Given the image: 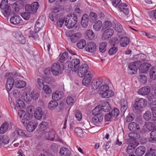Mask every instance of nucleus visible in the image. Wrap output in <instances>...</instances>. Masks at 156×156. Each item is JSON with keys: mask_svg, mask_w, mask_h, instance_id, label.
<instances>
[{"mask_svg": "<svg viewBox=\"0 0 156 156\" xmlns=\"http://www.w3.org/2000/svg\"><path fill=\"white\" fill-rule=\"evenodd\" d=\"M0 6L2 13L5 17H8L10 15L11 9L8 4V0H2Z\"/></svg>", "mask_w": 156, "mask_h": 156, "instance_id": "3", "label": "nucleus"}, {"mask_svg": "<svg viewBox=\"0 0 156 156\" xmlns=\"http://www.w3.org/2000/svg\"><path fill=\"white\" fill-rule=\"evenodd\" d=\"M68 53L67 52H64L61 55L59 58L61 62H63L66 60L68 58Z\"/></svg>", "mask_w": 156, "mask_h": 156, "instance_id": "56", "label": "nucleus"}, {"mask_svg": "<svg viewBox=\"0 0 156 156\" xmlns=\"http://www.w3.org/2000/svg\"><path fill=\"white\" fill-rule=\"evenodd\" d=\"M24 2L22 0H20L16 2L12 5L13 9L16 11L18 12L23 7Z\"/></svg>", "mask_w": 156, "mask_h": 156, "instance_id": "13", "label": "nucleus"}, {"mask_svg": "<svg viewBox=\"0 0 156 156\" xmlns=\"http://www.w3.org/2000/svg\"><path fill=\"white\" fill-rule=\"evenodd\" d=\"M86 34L87 37L90 40L93 39L95 37V34L94 32L90 29L87 30L86 31Z\"/></svg>", "mask_w": 156, "mask_h": 156, "instance_id": "42", "label": "nucleus"}, {"mask_svg": "<svg viewBox=\"0 0 156 156\" xmlns=\"http://www.w3.org/2000/svg\"><path fill=\"white\" fill-rule=\"evenodd\" d=\"M114 30L112 29H108L104 31L101 37L103 40H106L110 38L114 34Z\"/></svg>", "mask_w": 156, "mask_h": 156, "instance_id": "9", "label": "nucleus"}, {"mask_svg": "<svg viewBox=\"0 0 156 156\" xmlns=\"http://www.w3.org/2000/svg\"><path fill=\"white\" fill-rule=\"evenodd\" d=\"M88 66L86 64H83L79 67L78 69L77 74L78 76L81 77L85 76L82 80V84L85 86H87L90 82L92 79V75L90 73H88Z\"/></svg>", "mask_w": 156, "mask_h": 156, "instance_id": "1", "label": "nucleus"}, {"mask_svg": "<svg viewBox=\"0 0 156 156\" xmlns=\"http://www.w3.org/2000/svg\"><path fill=\"white\" fill-rule=\"evenodd\" d=\"M26 84V82L22 80H17L15 83V86L19 88H21L25 87Z\"/></svg>", "mask_w": 156, "mask_h": 156, "instance_id": "34", "label": "nucleus"}, {"mask_svg": "<svg viewBox=\"0 0 156 156\" xmlns=\"http://www.w3.org/2000/svg\"><path fill=\"white\" fill-rule=\"evenodd\" d=\"M44 93L47 94V96H49L51 92V90L47 84L44 85L42 87Z\"/></svg>", "mask_w": 156, "mask_h": 156, "instance_id": "41", "label": "nucleus"}, {"mask_svg": "<svg viewBox=\"0 0 156 156\" xmlns=\"http://www.w3.org/2000/svg\"><path fill=\"white\" fill-rule=\"evenodd\" d=\"M105 92L103 93H101L99 95L101 97L104 98H107L113 95L114 93L111 90H109V91Z\"/></svg>", "mask_w": 156, "mask_h": 156, "instance_id": "35", "label": "nucleus"}, {"mask_svg": "<svg viewBox=\"0 0 156 156\" xmlns=\"http://www.w3.org/2000/svg\"><path fill=\"white\" fill-rule=\"evenodd\" d=\"M16 107L18 108H22L25 106L24 102L20 99H18L16 101Z\"/></svg>", "mask_w": 156, "mask_h": 156, "instance_id": "49", "label": "nucleus"}, {"mask_svg": "<svg viewBox=\"0 0 156 156\" xmlns=\"http://www.w3.org/2000/svg\"><path fill=\"white\" fill-rule=\"evenodd\" d=\"M45 22V18L43 16L40 17L35 24V29L39 31L44 25Z\"/></svg>", "mask_w": 156, "mask_h": 156, "instance_id": "8", "label": "nucleus"}, {"mask_svg": "<svg viewBox=\"0 0 156 156\" xmlns=\"http://www.w3.org/2000/svg\"><path fill=\"white\" fill-rule=\"evenodd\" d=\"M101 107L102 111L105 112H108L111 109V108L110 105L108 101L103 102Z\"/></svg>", "mask_w": 156, "mask_h": 156, "instance_id": "30", "label": "nucleus"}, {"mask_svg": "<svg viewBox=\"0 0 156 156\" xmlns=\"http://www.w3.org/2000/svg\"><path fill=\"white\" fill-rule=\"evenodd\" d=\"M107 43L106 42H102L99 46V51L101 53H104L106 50Z\"/></svg>", "mask_w": 156, "mask_h": 156, "instance_id": "45", "label": "nucleus"}, {"mask_svg": "<svg viewBox=\"0 0 156 156\" xmlns=\"http://www.w3.org/2000/svg\"><path fill=\"white\" fill-rule=\"evenodd\" d=\"M60 8H55L54 9L49 15L50 19L53 21H56L60 16L58 13L60 11Z\"/></svg>", "mask_w": 156, "mask_h": 156, "instance_id": "7", "label": "nucleus"}, {"mask_svg": "<svg viewBox=\"0 0 156 156\" xmlns=\"http://www.w3.org/2000/svg\"><path fill=\"white\" fill-rule=\"evenodd\" d=\"M64 96V93L61 90H58L52 94V98L53 100H59Z\"/></svg>", "mask_w": 156, "mask_h": 156, "instance_id": "10", "label": "nucleus"}, {"mask_svg": "<svg viewBox=\"0 0 156 156\" xmlns=\"http://www.w3.org/2000/svg\"><path fill=\"white\" fill-rule=\"evenodd\" d=\"M63 69V67H61L58 63H54L51 68V71L52 74L55 76L61 74Z\"/></svg>", "mask_w": 156, "mask_h": 156, "instance_id": "5", "label": "nucleus"}, {"mask_svg": "<svg viewBox=\"0 0 156 156\" xmlns=\"http://www.w3.org/2000/svg\"><path fill=\"white\" fill-rule=\"evenodd\" d=\"M39 31H37V30L35 28L33 30H31L29 31L30 35H29V37H31L34 39L37 38L38 37V35L37 34Z\"/></svg>", "mask_w": 156, "mask_h": 156, "instance_id": "40", "label": "nucleus"}, {"mask_svg": "<svg viewBox=\"0 0 156 156\" xmlns=\"http://www.w3.org/2000/svg\"><path fill=\"white\" fill-rule=\"evenodd\" d=\"M109 87L107 85H104L99 88L98 93L100 94L101 93L107 92V91H109Z\"/></svg>", "mask_w": 156, "mask_h": 156, "instance_id": "39", "label": "nucleus"}, {"mask_svg": "<svg viewBox=\"0 0 156 156\" xmlns=\"http://www.w3.org/2000/svg\"><path fill=\"white\" fill-rule=\"evenodd\" d=\"M128 136L131 139H135L139 137L140 134L136 132H132L129 134Z\"/></svg>", "mask_w": 156, "mask_h": 156, "instance_id": "50", "label": "nucleus"}, {"mask_svg": "<svg viewBox=\"0 0 156 156\" xmlns=\"http://www.w3.org/2000/svg\"><path fill=\"white\" fill-rule=\"evenodd\" d=\"M55 100L51 101L49 103L48 107L51 110L54 109L58 106V103Z\"/></svg>", "mask_w": 156, "mask_h": 156, "instance_id": "37", "label": "nucleus"}, {"mask_svg": "<svg viewBox=\"0 0 156 156\" xmlns=\"http://www.w3.org/2000/svg\"><path fill=\"white\" fill-rule=\"evenodd\" d=\"M34 109V107L32 105H29L27 108L26 110L27 112L28 113L29 116H32Z\"/></svg>", "mask_w": 156, "mask_h": 156, "instance_id": "59", "label": "nucleus"}, {"mask_svg": "<svg viewBox=\"0 0 156 156\" xmlns=\"http://www.w3.org/2000/svg\"><path fill=\"white\" fill-rule=\"evenodd\" d=\"M129 129L131 131H136L140 129V126L137 123L131 122L128 125Z\"/></svg>", "mask_w": 156, "mask_h": 156, "instance_id": "32", "label": "nucleus"}, {"mask_svg": "<svg viewBox=\"0 0 156 156\" xmlns=\"http://www.w3.org/2000/svg\"><path fill=\"white\" fill-rule=\"evenodd\" d=\"M22 21V20L21 17L16 15L12 16L10 19V23L12 24L15 25L20 23Z\"/></svg>", "mask_w": 156, "mask_h": 156, "instance_id": "21", "label": "nucleus"}, {"mask_svg": "<svg viewBox=\"0 0 156 156\" xmlns=\"http://www.w3.org/2000/svg\"><path fill=\"white\" fill-rule=\"evenodd\" d=\"M121 110L123 113L126 111L128 108L127 102L126 100L124 98L120 101Z\"/></svg>", "mask_w": 156, "mask_h": 156, "instance_id": "28", "label": "nucleus"}, {"mask_svg": "<svg viewBox=\"0 0 156 156\" xmlns=\"http://www.w3.org/2000/svg\"><path fill=\"white\" fill-rule=\"evenodd\" d=\"M43 114V112L41 108L38 107L35 110L34 115L35 119H40L42 118Z\"/></svg>", "mask_w": 156, "mask_h": 156, "instance_id": "19", "label": "nucleus"}, {"mask_svg": "<svg viewBox=\"0 0 156 156\" xmlns=\"http://www.w3.org/2000/svg\"><path fill=\"white\" fill-rule=\"evenodd\" d=\"M102 25V22L100 20H98L94 25L93 28L95 30L98 31L100 30Z\"/></svg>", "mask_w": 156, "mask_h": 156, "instance_id": "38", "label": "nucleus"}, {"mask_svg": "<svg viewBox=\"0 0 156 156\" xmlns=\"http://www.w3.org/2000/svg\"><path fill=\"white\" fill-rule=\"evenodd\" d=\"M77 19V16L75 14H69L66 18L65 25L68 28H72L76 24Z\"/></svg>", "mask_w": 156, "mask_h": 156, "instance_id": "2", "label": "nucleus"}, {"mask_svg": "<svg viewBox=\"0 0 156 156\" xmlns=\"http://www.w3.org/2000/svg\"><path fill=\"white\" fill-rule=\"evenodd\" d=\"M75 132L77 133V136L80 137H82L83 136V133L82 129L80 128L77 127L75 128L74 130Z\"/></svg>", "mask_w": 156, "mask_h": 156, "instance_id": "55", "label": "nucleus"}, {"mask_svg": "<svg viewBox=\"0 0 156 156\" xmlns=\"http://www.w3.org/2000/svg\"><path fill=\"white\" fill-rule=\"evenodd\" d=\"M135 103L138 105L139 107L143 108L147 105V101L144 99L142 98H138L136 99Z\"/></svg>", "mask_w": 156, "mask_h": 156, "instance_id": "33", "label": "nucleus"}, {"mask_svg": "<svg viewBox=\"0 0 156 156\" xmlns=\"http://www.w3.org/2000/svg\"><path fill=\"white\" fill-rule=\"evenodd\" d=\"M150 136L151 139L150 140L151 141H156V130H153L151 132Z\"/></svg>", "mask_w": 156, "mask_h": 156, "instance_id": "60", "label": "nucleus"}, {"mask_svg": "<svg viewBox=\"0 0 156 156\" xmlns=\"http://www.w3.org/2000/svg\"><path fill=\"white\" fill-rule=\"evenodd\" d=\"M1 140L3 143L6 144L9 143V139L7 136L4 135L2 136Z\"/></svg>", "mask_w": 156, "mask_h": 156, "instance_id": "63", "label": "nucleus"}, {"mask_svg": "<svg viewBox=\"0 0 156 156\" xmlns=\"http://www.w3.org/2000/svg\"><path fill=\"white\" fill-rule=\"evenodd\" d=\"M102 112L101 107L100 106H97L92 111V114L94 115L101 114Z\"/></svg>", "mask_w": 156, "mask_h": 156, "instance_id": "44", "label": "nucleus"}, {"mask_svg": "<svg viewBox=\"0 0 156 156\" xmlns=\"http://www.w3.org/2000/svg\"><path fill=\"white\" fill-rule=\"evenodd\" d=\"M21 15L23 18L26 20H28L30 17V13L27 11L21 13Z\"/></svg>", "mask_w": 156, "mask_h": 156, "instance_id": "61", "label": "nucleus"}, {"mask_svg": "<svg viewBox=\"0 0 156 156\" xmlns=\"http://www.w3.org/2000/svg\"><path fill=\"white\" fill-rule=\"evenodd\" d=\"M96 45L94 42H90L88 43L87 46L85 48V50L88 52L91 53H94L96 50Z\"/></svg>", "mask_w": 156, "mask_h": 156, "instance_id": "12", "label": "nucleus"}, {"mask_svg": "<svg viewBox=\"0 0 156 156\" xmlns=\"http://www.w3.org/2000/svg\"><path fill=\"white\" fill-rule=\"evenodd\" d=\"M145 156H156V151L155 150L151 148L147 151L145 154Z\"/></svg>", "mask_w": 156, "mask_h": 156, "instance_id": "54", "label": "nucleus"}, {"mask_svg": "<svg viewBox=\"0 0 156 156\" xmlns=\"http://www.w3.org/2000/svg\"><path fill=\"white\" fill-rule=\"evenodd\" d=\"M140 65L141 66L140 68V70L141 73H146L151 66V64L147 62L143 63L141 64V62Z\"/></svg>", "mask_w": 156, "mask_h": 156, "instance_id": "15", "label": "nucleus"}, {"mask_svg": "<svg viewBox=\"0 0 156 156\" xmlns=\"http://www.w3.org/2000/svg\"><path fill=\"white\" fill-rule=\"evenodd\" d=\"M129 39L127 37H124L121 38L120 40V45L122 47H126L129 44Z\"/></svg>", "mask_w": 156, "mask_h": 156, "instance_id": "31", "label": "nucleus"}, {"mask_svg": "<svg viewBox=\"0 0 156 156\" xmlns=\"http://www.w3.org/2000/svg\"><path fill=\"white\" fill-rule=\"evenodd\" d=\"M30 116H25L21 120L23 124L25 126H27L30 122L29 120L30 119Z\"/></svg>", "mask_w": 156, "mask_h": 156, "instance_id": "53", "label": "nucleus"}, {"mask_svg": "<svg viewBox=\"0 0 156 156\" xmlns=\"http://www.w3.org/2000/svg\"><path fill=\"white\" fill-rule=\"evenodd\" d=\"M145 151L146 148L144 146H140L136 149V154L137 156H142L145 153Z\"/></svg>", "mask_w": 156, "mask_h": 156, "instance_id": "27", "label": "nucleus"}, {"mask_svg": "<svg viewBox=\"0 0 156 156\" xmlns=\"http://www.w3.org/2000/svg\"><path fill=\"white\" fill-rule=\"evenodd\" d=\"M141 108H142L139 107L138 105L135 102L133 105V110L135 113H137L141 112Z\"/></svg>", "mask_w": 156, "mask_h": 156, "instance_id": "57", "label": "nucleus"}, {"mask_svg": "<svg viewBox=\"0 0 156 156\" xmlns=\"http://www.w3.org/2000/svg\"><path fill=\"white\" fill-rule=\"evenodd\" d=\"M80 65V61L77 58H75L71 61L68 66L73 71L76 72L77 70Z\"/></svg>", "mask_w": 156, "mask_h": 156, "instance_id": "6", "label": "nucleus"}, {"mask_svg": "<svg viewBox=\"0 0 156 156\" xmlns=\"http://www.w3.org/2000/svg\"><path fill=\"white\" fill-rule=\"evenodd\" d=\"M38 127L40 130L44 131L48 127V125L47 122L43 121L39 124Z\"/></svg>", "mask_w": 156, "mask_h": 156, "instance_id": "47", "label": "nucleus"}, {"mask_svg": "<svg viewBox=\"0 0 156 156\" xmlns=\"http://www.w3.org/2000/svg\"><path fill=\"white\" fill-rule=\"evenodd\" d=\"M119 114V111L116 108H114L113 109L111 112V115L113 117L116 118Z\"/></svg>", "mask_w": 156, "mask_h": 156, "instance_id": "62", "label": "nucleus"}, {"mask_svg": "<svg viewBox=\"0 0 156 156\" xmlns=\"http://www.w3.org/2000/svg\"><path fill=\"white\" fill-rule=\"evenodd\" d=\"M103 119V117L102 114H98L94 115L92 118V121L94 123L98 124L101 122Z\"/></svg>", "mask_w": 156, "mask_h": 156, "instance_id": "29", "label": "nucleus"}, {"mask_svg": "<svg viewBox=\"0 0 156 156\" xmlns=\"http://www.w3.org/2000/svg\"><path fill=\"white\" fill-rule=\"evenodd\" d=\"M45 134L46 139L48 140H53L55 138V132L52 129H50L48 132H46Z\"/></svg>", "mask_w": 156, "mask_h": 156, "instance_id": "22", "label": "nucleus"}, {"mask_svg": "<svg viewBox=\"0 0 156 156\" xmlns=\"http://www.w3.org/2000/svg\"><path fill=\"white\" fill-rule=\"evenodd\" d=\"M33 95L32 93L29 92H24L21 96V98L26 102L30 101L32 99Z\"/></svg>", "mask_w": 156, "mask_h": 156, "instance_id": "16", "label": "nucleus"}, {"mask_svg": "<svg viewBox=\"0 0 156 156\" xmlns=\"http://www.w3.org/2000/svg\"><path fill=\"white\" fill-rule=\"evenodd\" d=\"M151 112L149 111H146L143 115L144 119L146 121L150 120L151 118Z\"/></svg>", "mask_w": 156, "mask_h": 156, "instance_id": "43", "label": "nucleus"}, {"mask_svg": "<svg viewBox=\"0 0 156 156\" xmlns=\"http://www.w3.org/2000/svg\"><path fill=\"white\" fill-rule=\"evenodd\" d=\"M103 83V80L101 78L93 80L91 84V87L94 90H96Z\"/></svg>", "mask_w": 156, "mask_h": 156, "instance_id": "11", "label": "nucleus"}, {"mask_svg": "<svg viewBox=\"0 0 156 156\" xmlns=\"http://www.w3.org/2000/svg\"><path fill=\"white\" fill-rule=\"evenodd\" d=\"M43 79L44 82L48 83L50 84L54 82L55 81L54 79L51 77H49L48 76H45L43 77Z\"/></svg>", "mask_w": 156, "mask_h": 156, "instance_id": "58", "label": "nucleus"}, {"mask_svg": "<svg viewBox=\"0 0 156 156\" xmlns=\"http://www.w3.org/2000/svg\"><path fill=\"white\" fill-rule=\"evenodd\" d=\"M59 154L61 156H70L71 152L68 148L62 147L60 149Z\"/></svg>", "mask_w": 156, "mask_h": 156, "instance_id": "18", "label": "nucleus"}, {"mask_svg": "<svg viewBox=\"0 0 156 156\" xmlns=\"http://www.w3.org/2000/svg\"><path fill=\"white\" fill-rule=\"evenodd\" d=\"M151 89L149 87H143L137 91L138 93L142 95H145L148 94L150 92Z\"/></svg>", "mask_w": 156, "mask_h": 156, "instance_id": "17", "label": "nucleus"}, {"mask_svg": "<svg viewBox=\"0 0 156 156\" xmlns=\"http://www.w3.org/2000/svg\"><path fill=\"white\" fill-rule=\"evenodd\" d=\"M88 16L87 14L83 15L82 18L81 24L82 27L83 28L86 27L88 25Z\"/></svg>", "mask_w": 156, "mask_h": 156, "instance_id": "25", "label": "nucleus"}, {"mask_svg": "<svg viewBox=\"0 0 156 156\" xmlns=\"http://www.w3.org/2000/svg\"><path fill=\"white\" fill-rule=\"evenodd\" d=\"M119 9L124 14L127 15L129 12L128 6L123 3H120L118 6Z\"/></svg>", "mask_w": 156, "mask_h": 156, "instance_id": "24", "label": "nucleus"}, {"mask_svg": "<svg viewBox=\"0 0 156 156\" xmlns=\"http://www.w3.org/2000/svg\"><path fill=\"white\" fill-rule=\"evenodd\" d=\"M150 76L151 79H156V67L153 66L150 69L149 72Z\"/></svg>", "mask_w": 156, "mask_h": 156, "instance_id": "36", "label": "nucleus"}, {"mask_svg": "<svg viewBox=\"0 0 156 156\" xmlns=\"http://www.w3.org/2000/svg\"><path fill=\"white\" fill-rule=\"evenodd\" d=\"M86 44V41L84 40H81L77 43V46L78 48L82 49L83 48Z\"/></svg>", "mask_w": 156, "mask_h": 156, "instance_id": "46", "label": "nucleus"}, {"mask_svg": "<svg viewBox=\"0 0 156 156\" xmlns=\"http://www.w3.org/2000/svg\"><path fill=\"white\" fill-rule=\"evenodd\" d=\"M11 128V124H9L7 122H4L1 126L0 129V133H5L8 129Z\"/></svg>", "mask_w": 156, "mask_h": 156, "instance_id": "20", "label": "nucleus"}, {"mask_svg": "<svg viewBox=\"0 0 156 156\" xmlns=\"http://www.w3.org/2000/svg\"><path fill=\"white\" fill-rule=\"evenodd\" d=\"M97 15L95 13H90L89 16L90 21L92 22H94L97 20Z\"/></svg>", "mask_w": 156, "mask_h": 156, "instance_id": "48", "label": "nucleus"}, {"mask_svg": "<svg viewBox=\"0 0 156 156\" xmlns=\"http://www.w3.org/2000/svg\"><path fill=\"white\" fill-rule=\"evenodd\" d=\"M30 6L33 8V9L35 10V12H36L37 9H38L39 6L38 3L37 2H33Z\"/></svg>", "mask_w": 156, "mask_h": 156, "instance_id": "64", "label": "nucleus"}, {"mask_svg": "<svg viewBox=\"0 0 156 156\" xmlns=\"http://www.w3.org/2000/svg\"><path fill=\"white\" fill-rule=\"evenodd\" d=\"M81 37V34L80 32H77L72 35L70 37L72 42H76Z\"/></svg>", "mask_w": 156, "mask_h": 156, "instance_id": "23", "label": "nucleus"}, {"mask_svg": "<svg viewBox=\"0 0 156 156\" xmlns=\"http://www.w3.org/2000/svg\"><path fill=\"white\" fill-rule=\"evenodd\" d=\"M37 126L36 122L33 121H30L27 125V129L30 132L33 131L36 128Z\"/></svg>", "mask_w": 156, "mask_h": 156, "instance_id": "26", "label": "nucleus"}, {"mask_svg": "<svg viewBox=\"0 0 156 156\" xmlns=\"http://www.w3.org/2000/svg\"><path fill=\"white\" fill-rule=\"evenodd\" d=\"M6 85L5 88L8 92L10 91L13 87L14 80L13 78L9 77L7 78Z\"/></svg>", "mask_w": 156, "mask_h": 156, "instance_id": "14", "label": "nucleus"}, {"mask_svg": "<svg viewBox=\"0 0 156 156\" xmlns=\"http://www.w3.org/2000/svg\"><path fill=\"white\" fill-rule=\"evenodd\" d=\"M141 64L140 61H136L130 63L129 66V69L128 70L129 74L130 75L134 74L136 73L137 68Z\"/></svg>", "mask_w": 156, "mask_h": 156, "instance_id": "4", "label": "nucleus"}, {"mask_svg": "<svg viewBox=\"0 0 156 156\" xmlns=\"http://www.w3.org/2000/svg\"><path fill=\"white\" fill-rule=\"evenodd\" d=\"M118 51V48L115 46H113L109 49L108 53L110 55L115 54Z\"/></svg>", "mask_w": 156, "mask_h": 156, "instance_id": "51", "label": "nucleus"}, {"mask_svg": "<svg viewBox=\"0 0 156 156\" xmlns=\"http://www.w3.org/2000/svg\"><path fill=\"white\" fill-rule=\"evenodd\" d=\"M25 9L26 11L28 12L30 14H34L35 13V10L33 9L29 4H27L26 5Z\"/></svg>", "mask_w": 156, "mask_h": 156, "instance_id": "52", "label": "nucleus"}]
</instances>
